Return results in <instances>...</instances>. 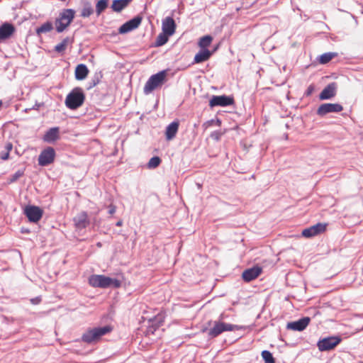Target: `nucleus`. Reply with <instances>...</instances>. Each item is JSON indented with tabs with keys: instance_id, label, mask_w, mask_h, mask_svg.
Here are the masks:
<instances>
[{
	"instance_id": "f257e3e1",
	"label": "nucleus",
	"mask_w": 363,
	"mask_h": 363,
	"mask_svg": "<svg viewBox=\"0 0 363 363\" xmlns=\"http://www.w3.org/2000/svg\"><path fill=\"white\" fill-rule=\"evenodd\" d=\"M112 330L113 328L110 325L88 329L82 335V340L87 344L98 342L102 336L111 333Z\"/></svg>"
},
{
	"instance_id": "f03ea898",
	"label": "nucleus",
	"mask_w": 363,
	"mask_h": 363,
	"mask_svg": "<svg viewBox=\"0 0 363 363\" xmlns=\"http://www.w3.org/2000/svg\"><path fill=\"white\" fill-rule=\"evenodd\" d=\"M89 284L93 287L108 288L111 286L119 288L121 283L119 280L111 279L104 275H91L89 278Z\"/></svg>"
},
{
	"instance_id": "7ed1b4c3",
	"label": "nucleus",
	"mask_w": 363,
	"mask_h": 363,
	"mask_svg": "<svg viewBox=\"0 0 363 363\" xmlns=\"http://www.w3.org/2000/svg\"><path fill=\"white\" fill-rule=\"evenodd\" d=\"M85 94L80 87H76L67 94L65 99V105L72 110H75L80 107L84 102Z\"/></svg>"
},
{
	"instance_id": "20e7f679",
	"label": "nucleus",
	"mask_w": 363,
	"mask_h": 363,
	"mask_svg": "<svg viewBox=\"0 0 363 363\" xmlns=\"http://www.w3.org/2000/svg\"><path fill=\"white\" fill-rule=\"evenodd\" d=\"M75 15V11L71 9H63L55 21L57 33L63 32L70 25Z\"/></svg>"
},
{
	"instance_id": "39448f33",
	"label": "nucleus",
	"mask_w": 363,
	"mask_h": 363,
	"mask_svg": "<svg viewBox=\"0 0 363 363\" xmlns=\"http://www.w3.org/2000/svg\"><path fill=\"white\" fill-rule=\"evenodd\" d=\"M242 329V326L226 323L220 320L213 322V326L208 330V335L214 338L220 335L223 332L240 330Z\"/></svg>"
},
{
	"instance_id": "423d86ee",
	"label": "nucleus",
	"mask_w": 363,
	"mask_h": 363,
	"mask_svg": "<svg viewBox=\"0 0 363 363\" xmlns=\"http://www.w3.org/2000/svg\"><path fill=\"white\" fill-rule=\"evenodd\" d=\"M166 77L167 72L165 70H162L155 74L152 75L145 84V94H148L155 89L161 86L164 84Z\"/></svg>"
},
{
	"instance_id": "0eeeda50",
	"label": "nucleus",
	"mask_w": 363,
	"mask_h": 363,
	"mask_svg": "<svg viewBox=\"0 0 363 363\" xmlns=\"http://www.w3.org/2000/svg\"><path fill=\"white\" fill-rule=\"evenodd\" d=\"M341 338L337 336H331L320 340L317 346L320 351H328L333 350L341 342Z\"/></svg>"
},
{
	"instance_id": "6e6552de",
	"label": "nucleus",
	"mask_w": 363,
	"mask_h": 363,
	"mask_svg": "<svg viewBox=\"0 0 363 363\" xmlns=\"http://www.w3.org/2000/svg\"><path fill=\"white\" fill-rule=\"evenodd\" d=\"M56 154L53 147H48L45 148L38 156V164L40 166H48L55 161Z\"/></svg>"
},
{
	"instance_id": "1a4fd4ad",
	"label": "nucleus",
	"mask_w": 363,
	"mask_h": 363,
	"mask_svg": "<svg viewBox=\"0 0 363 363\" xmlns=\"http://www.w3.org/2000/svg\"><path fill=\"white\" fill-rule=\"evenodd\" d=\"M24 213L30 222L37 223L41 219L43 211L36 206H27L24 208Z\"/></svg>"
},
{
	"instance_id": "9d476101",
	"label": "nucleus",
	"mask_w": 363,
	"mask_h": 363,
	"mask_svg": "<svg viewBox=\"0 0 363 363\" xmlns=\"http://www.w3.org/2000/svg\"><path fill=\"white\" fill-rule=\"evenodd\" d=\"M328 224L324 223H318L308 228L304 229L301 235L304 238H312L324 233L327 229Z\"/></svg>"
},
{
	"instance_id": "9b49d317",
	"label": "nucleus",
	"mask_w": 363,
	"mask_h": 363,
	"mask_svg": "<svg viewBox=\"0 0 363 363\" xmlns=\"http://www.w3.org/2000/svg\"><path fill=\"white\" fill-rule=\"evenodd\" d=\"M343 110L342 105L339 104H321L318 110L317 113L319 116H323L329 113H339Z\"/></svg>"
},
{
	"instance_id": "f8f14e48",
	"label": "nucleus",
	"mask_w": 363,
	"mask_h": 363,
	"mask_svg": "<svg viewBox=\"0 0 363 363\" xmlns=\"http://www.w3.org/2000/svg\"><path fill=\"white\" fill-rule=\"evenodd\" d=\"M234 104V99L225 95L213 96L209 101V106H227Z\"/></svg>"
},
{
	"instance_id": "ddd939ff",
	"label": "nucleus",
	"mask_w": 363,
	"mask_h": 363,
	"mask_svg": "<svg viewBox=\"0 0 363 363\" xmlns=\"http://www.w3.org/2000/svg\"><path fill=\"white\" fill-rule=\"evenodd\" d=\"M142 19L141 16H138L127 21L119 28V33H126L137 28L140 25Z\"/></svg>"
},
{
	"instance_id": "4468645a",
	"label": "nucleus",
	"mask_w": 363,
	"mask_h": 363,
	"mask_svg": "<svg viewBox=\"0 0 363 363\" xmlns=\"http://www.w3.org/2000/svg\"><path fill=\"white\" fill-rule=\"evenodd\" d=\"M262 269L259 266H255L252 268L245 270L242 274L243 280L246 282H250L257 279L262 273Z\"/></svg>"
},
{
	"instance_id": "2eb2a0df",
	"label": "nucleus",
	"mask_w": 363,
	"mask_h": 363,
	"mask_svg": "<svg viewBox=\"0 0 363 363\" xmlns=\"http://www.w3.org/2000/svg\"><path fill=\"white\" fill-rule=\"evenodd\" d=\"M310 321L309 317H304L297 321L288 323L286 328L295 331H302L309 325Z\"/></svg>"
},
{
	"instance_id": "dca6fc26",
	"label": "nucleus",
	"mask_w": 363,
	"mask_h": 363,
	"mask_svg": "<svg viewBox=\"0 0 363 363\" xmlns=\"http://www.w3.org/2000/svg\"><path fill=\"white\" fill-rule=\"evenodd\" d=\"M179 121H174L167 125L164 133L167 140L170 141L176 137V135L179 130Z\"/></svg>"
},
{
	"instance_id": "f3484780",
	"label": "nucleus",
	"mask_w": 363,
	"mask_h": 363,
	"mask_svg": "<svg viewBox=\"0 0 363 363\" xmlns=\"http://www.w3.org/2000/svg\"><path fill=\"white\" fill-rule=\"evenodd\" d=\"M162 32L169 35H172L175 33L176 23L172 17H166L162 21Z\"/></svg>"
},
{
	"instance_id": "a211bd4d",
	"label": "nucleus",
	"mask_w": 363,
	"mask_h": 363,
	"mask_svg": "<svg viewBox=\"0 0 363 363\" xmlns=\"http://www.w3.org/2000/svg\"><path fill=\"white\" fill-rule=\"evenodd\" d=\"M336 94V84L335 83L329 84L325 86L319 95L320 100L330 99L334 97Z\"/></svg>"
},
{
	"instance_id": "6ab92c4d",
	"label": "nucleus",
	"mask_w": 363,
	"mask_h": 363,
	"mask_svg": "<svg viewBox=\"0 0 363 363\" xmlns=\"http://www.w3.org/2000/svg\"><path fill=\"white\" fill-rule=\"evenodd\" d=\"M74 221L76 227L79 229L85 228L89 224L88 215L86 212L82 211L78 213L74 218Z\"/></svg>"
},
{
	"instance_id": "aec40b11",
	"label": "nucleus",
	"mask_w": 363,
	"mask_h": 363,
	"mask_svg": "<svg viewBox=\"0 0 363 363\" xmlns=\"http://www.w3.org/2000/svg\"><path fill=\"white\" fill-rule=\"evenodd\" d=\"M60 138V128L58 127L50 128L43 135V140L46 143H53Z\"/></svg>"
},
{
	"instance_id": "412c9836",
	"label": "nucleus",
	"mask_w": 363,
	"mask_h": 363,
	"mask_svg": "<svg viewBox=\"0 0 363 363\" xmlns=\"http://www.w3.org/2000/svg\"><path fill=\"white\" fill-rule=\"evenodd\" d=\"M15 31V28L12 24L4 23L0 27V40L9 38Z\"/></svg>"
},
{
	"instance_id": "4be33fe9",
	"label": "nucleus",
	"mask_w": 363,
	"mask_h": 363,
	"mask_svg": "<svg viewBox=\"0 0 363 363\" xmlns=\"http://www.w3.org/2000/svg\"><path fill=\"white\" fill-rule=\"evenodd\" d=\"M89 72V71L85 65L79 64L75 69V78L77 80H83L87 77Z\"/></svg>"
},
{
	"instance_id": "5701e85b",
	"label": "nucleus",
	"mask_w": 363,
	"mask_h": 363,
	"mask_svg": "<svg viewBox=\"0 0 363 363\" xmlns=\"http://www.w3.org/2000/svg\"><path fill=\"white\" fill-rule=\"evenodd\" d=\"M212 55V52L207 49H201L194 57L195 63H201L207 61Z\"/></svg>"
},
{
	"instance_id": "b1692460",
	"label": "nucleus",
	"mask_w": 363,
	"mask_h": 363,
	"mask_svg": "<svg viewBox=\"0 0 363 363\" xmlns=\"http://www.w3.org/2000/svg\"><path fill=\"white\" fill-rule=\"evenodd\" d=\"M132 1V0H113L111 9L115 12H121Z\"/></svg>"
},
{
	"instance_id": "393cba45",
	"label": "nucleus",
	"mask_w": 363,
	"mask_h": 363,
	"mask_svg": "<svg viewBox=\"0 0 363 363\" xmlns=\"http://www.w3.org/2000/svg\"><path fill=\"white\" fill-rule=\"evenodd\" d=\"M71 43V39L69 37H67L64 38L60 43L55 45V50L59 53L63 52L67 49L68 45Z\"/></svg>"
},
{
	"instance_id": "a878e982",
	"label": "nucleus",
	"mask_w": 363,
	"mask_h": 363,
	"mask_svg": "<svg viewBox=\"0 0 363 363\" xmlns=\"http://www.w3.org/2000/svg\"><path fill=\"white\" fill-rule=\"evenodd\" d=\"M213 38L210 35H205L200 38L199 46L201 49H206L211 44Z\"/></svg>"
},
{
	"instance_id": "bb28decb",
	"label": "nucleus",
	"mask_w": 363,
	"mask_h": 363,
	"mask_svg": "<svg viewBox=\"0 0 363 363\" xmlns=\"http://www.w3.org/2000/svg\"><path fill=\"white\" fill-rule=\"evenodd\" d=\"M337 56V53L327 52L320 55L319 58V62L320 64H326Z\"/></svg>"
},
{
	"instance_id": "cd10ccee",
	"label": "nucleus",
	"mask_w": 363,
	"mask_h": 363,
	"mask_svg": "<svg viewBox=\"0 0 363 363\" xmlns=\"http://www.w3.org/2000/svg\"><path fill=\"white\" fill-rule=\"evenodd\" d=\"M108 6V0H99L96 4V12L99 16Z\"/></svg>"
},
{
	"instance_id": "c85d7f7f",
	"label": "nucleus",
	"mask_w": 363,
	"mask_h": 363,
	"mask_svg": "<svg viewBox=\"0 0 363 363\" xmlns=\"http://www.w3.org/2000/svg\"><path fill=\"white\" fill-rule=\"evenodd\" d=\"M169 36L170 35L166 34L164 32L159 34L155 41L156 46H162L164 45L168 41V38Z\"/></svg>"
},
{
	"instance_id": "c756f323",
	"label": "nucleus",
	"mask_w": 363,
	"mask_h": 363,
	"mask_svg": "<svg viewBox=\"0 0 363 363\" xmlns=\"http://www.w3.org/2000/svg\"><path fill=\"white\" fill-rule=\"evenodd\" d=\"M52 24L50 22L43 23L40 27L38 28L36 31L38 34L50 32L52 30Z\"/></svg>"
},
{
	"instance_id": "7c9ffc66",
	"label": "nucleus",
	"mask_w": 363,
	"mask_h": 363,
	"mask_svg": "<svg viewBox=\"0 0 363 363\" xmlns=\"http://www.w3.org/2000/svg\"><path fill=\"white\" fill-rule=\"evenodd\" d=\"M261 354L262 357L264 360V363H275V359L269 351L264 350L262 352Z\"/></svg>"
},
{
	"instance_id": "2f4dec72",
	"label": "nucleus",
	"mask_w": 363,
	"mask_h": 363,
	"mask_svg": "<svg viewBox=\"0 0 363 363\" xmlns=\"http://www.w3.org/2000/svg\"><path fill=\"white\" fill-rule=\"evenodd\" d=\"M161 163V159L157 157V156H155V157H152L148 163H147V167L149 169H154V168H156Z\"/></svg>"
},
{
	"instance_id": "473e14b6",
	"label": "nucleus",
	"mask_w": 363,
	"mask_h": 363,
	"mask_svg": "<svg viewBox=\"0 0 363 363\" xmlns=\"http://www.w3.org/2000/svg\"><path fill=\"white\" fill-rule=\"evenodd\" d=\"M93 13V9L90 5L85 6L81 12V16L84 18L89 17Z\"/></svg>"
},
{
	"instance_id": "72a5a7b5",
	"label": "nucleus",
	"mask_w": 363,
	"mask_h": 363,
	"mask_svg": "<svg viewBox=\"0 0 363 363\" xmlns=\"http://www.w3.org/2000/svg\"><path fill=\"white\" fill-rule=\"evenodd\" d=\"M23 175V171L18 170L14 174H13L9 179L10 183H13L16 182L20 177Z\"/></svg>"
},
{
	"instance_id": "f704fd0d",
	"label": "nucleus",
	"mask_w": 363,
	"mask_h": 363,
	"mask_svg": "<svg viewBox=\"0 0 363 363\" xmlns=\"http://www.w3.org/2000/svg\"><path fill=\"white\" fill-rule=\"evenodd\" d=\"M13 148V145L11 143H7L5 145V149L7 152L10 153Z\"/></svg>"
},
{
	"instance_id": "c9c22d12",
	"label": "nucleus",
	"mask_w": 363,
	"mask_h": 363,
	"mask_svg": "<svg viewBox=\"0 0 363 363\" xmlns=\"http://www.w3.org/2000/svg\"><path fill=\"white\" fill-rule=\"evenodd\" d=\"M30 302L33 304H38V303H40L41 302V298L40 297H36V298H32L30 300Z\"/></svg>"
},
{
	"instance_id": "e433bc0d",
	"label": "nucleus",
	"mask_w": 363,
	"mask_h": 363,
	"mask_svg": "<svg viewBox=\"0 0 363 363\" xmlns=\"http://www.w3.org/2000/svg\"><path fill=\"white\" fill-rule=\"evenodd\" d=\"M116 208L114 205H110L109 206V211L108 213L112 215L116 212Z\"/></svg>"
},
{
	"instance_id": "4c0bfd02",
	"label": "nucleus",
	"mask_w": 363,
	"mask_h": 363,
	"mask_svg": "<svg viewBox=\"0 0 363 363\" xmlns=\"http://www.w3.org/2000/svg\"><path fill=\"white\" fill-rule=\"evenodd\" d=\"M9 152H6L5 153H3L1 155V159L3 160H6L9 159Z\"/></svg>"
},
{
	"instance_id": "58836bf2",
	"label": "nucleus",
	"mask_w": 363,
	"mask_h": 363,
	"mask_svg": "<svg viewBox=\"0 0 363 363\" xmlns=\"http://www.w3.org/2000/svg\"><path fill=\"white\" fill-rule=\"evenodd\" d=\"M116 226H121L123 225V221L121 220H118L117 223H116Z\"/></svg>"
},
{
	"instance_id": "ea45409f",
	"label": "nucleus",
	"mask_w": 363,
	"mask_h": 363,
	"mask_svg": "<svg viewBox=\"0 0 363 363\" xmlns=\"http://www.w3.org/2000/svg\"><path fill=\"white\" fill-rule=\"evenodd\" d=\"M2 106V101L0 100V108Z\"/></svg>"
},
{
	"instance_id": "a19ab883",
	"label": "nucleus",
	"mask_w": 363,
	"mask_h": 363,
	"mask_svg": "<svg viewBox=\"0 0 363 363\" xmlns=\"http://www.w3.org/2000/svg\"><path fill=\"white\" fill-rule=\"evenodd\" d=\"M359 363H363V362H359Z\"/></svg>"
}]
</instances>
